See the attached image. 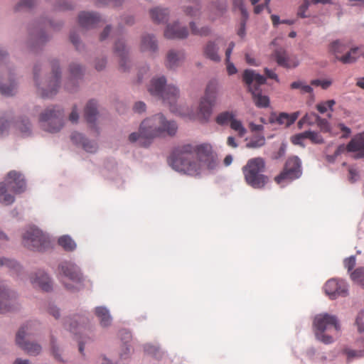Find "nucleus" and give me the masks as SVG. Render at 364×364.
Instances as JSON below:
<instances>
[{
  "mask_svg": "<svg viewBox=\"0 0 364 364\" xmlns=\"http://www.w3.org/2000/svg\"><path fill=\"white\" fill-rule=\"evenodd\" d=\"M170 162L173 168L189 175H197L203 168L213 169L217 165L212 146L208 143L178 146L171 154Z\"/></svg>",
  "mask_w": 364,
  "mask_h": 364,
  "instance_id": "f257e3e1",
  "label": "nucleus"
},
{
  "mask_svg": "<svg viewBox=\"0 0 364 364\" xmlns=\"http://www.w3.org/2000/svg\"><path fill=\"white\" fill-rule=\"evenodd\" d=\"M177 129L176 123L173 120H168L161 113L146 118L140 124L141 135L148 141L147 144H151L156 138L174 136Z\"/></svg>",
  "mask_w": 364,
  "mask_h": 364,
  "instance_id": "f03ea898",
  "label": "nucleus"
},
{
  "mask_svg": "<svg viewBox=\"0 0 364 364\" xmlns=\"http://www.w3.org/2000/svg\"><path fill=\"white\" fill-rule=\"evenodd\" d=\"M313 327L316 339L326 345L333 343L341 334V323L334 315H316L314 318Z\"/></svg>",
  "mask_w": 364,
  "mask_h": 364,
  "instance_id": "7ed1b4c3",
  "label": "nucleus"
},
{
  "mask_svg": "<svg viewBox=\"0 0 364 364\" xmlns=\"http://www.w3.org/2000/svg\"><path fill=\"white\" fill-rule=\"evenodd\" d=\"M266 163L263 158L255 157L249 159L242 171L245 181L250 187L262 189L269 183V177L264 173Z\"/></svg>",
  "mask_w": 364,
  "mask_h": 364,
  "instance_id": "20e7f679",
  "label": "nucleus"
},
{
  "mask_svg": "<svg viewBox=\"0 0 364 364\" xmlns=\"http://www.w3.org/2000/svg\"><path fill=\"white\" fill-rule=\"evenodd\" d=\"M166 83V80L164 76L153 78L148 90L151 95L162 100L169 107L171 112H176L179 90L176 87Z\"/></svg>",
  "mask_w": 364,
  "mask_h": 364,
  "instance_id": "39448f33",
  "label": "nucleus"
},
{
  "mask_svg": "<svg viewBox=\"0 0 364 364\" xmlns=\"http://www.w3.org/2000/svg\"><path fill=\"white\" fill-rule=\"evenodd\" d=\"M51 75L47 77L43 81H39L41 68L38 65H36L33 68L34 80L38 92L42 97H52L57 93L60 86V72L58 60L51 62Z\"/></svg>",
  "mask_w": 364,
  "mask_h": 364,
  "instance_id": "423d86ee",
  "label": "nucleus"
},
{
  "mask_svg": "<svg viewBox=\"0 0 364 364\" xmlns=\"http://www.w3.org/2000/svg\"><path fill=\"white\" fill-rule=\"evenodd\" d=\"M242 80L247 85L255 105L259 108L267 107L269 105V99L267 95H262L259 88L260 85L265 83V77L254 70H245L242 75Z\"/></svg>",
  "mask_w": 364,
  "mask_h": 364,
  "instance_id": "0eeeda50",
  "label": "nucleus"
},
{
  "mask_svg": "<svg viewBox=\"0 0 364 364\" xmlns=\"http://www.w3.org/2000/svg\"><path fill=\"white\" fill-rule=\"evenodd\" d=\"M26 189V182L21 173L10 171L6 181L0 183V202L4 205H10L14 201V197L8 193L9 191L21 193Z\"/></svg>",
  "mask_w": 364,
  "mask_h": 364,
  "instance_id": "6e6552de",
  "label": "nucleus"
},
{
  "mask_svg": "<svg viewBox=\"0 0 364 364\" xmlns=\"http://www.w3.org/2000/svg\"><path fill=\"white\" fill-rule=\"evenodd\" d=\"M60 273L65 287L71 291L79 290L82 287L83 277L80 269L74 264L65 262L59 266Z\"/></svg>",
  "mask_w": 364,
  "mask_h": 364,
  "instance_id": "1a4fd4ad",
  "label": "nucleus"
},
{
  "mask_svg": "<svg viewBox=\"0 0 364 364\" xmlns=\"http://www.w3.org/2000/svg\"><path fill=\"white\" fill-rule=\"evenodd\" d=\"M41 127L49 132H57L63 126V112L59 107H48L39 117Z\"/></svg>",
  "mask_w": 364,
  "mask_h": 364,
  "instance_id": "9d476101",
  "label": "nucleus"
},
{
  "mask_svg": "<svg viewBox=\"0 0 364 364\" xmlns=\"http://www.w3.org/2000/svg\"><path fill=\"white\" fill-rule=\"evenodd\" d=\"M23 244L31 250L43 251L50 246V240L41 230L32 227L23 234Z\"/></svg>",
  "mask_w": 364,
  "mask_h": 364,
  "instance_id": "9b49d317",
  "label": "nucleus"
},
{
  "mask_svg": "<svg viewBox=\"0 0 364 364\" xmlns=\"http://www.w3.org/2000/svg\"><path fill=\"white\" fill-rule=\"evenodd\" d=\"M36 323L30 322L21 327L16 333V344L26 351L28 355H37L41 351V346L36 343H30L25 341L26 338L33 333Z\"/></svg>",
  "mask_w": 364,
  "mask_h": 364,
  "instance_id": "f8f14e48",
  "label": "nucleus"
},
{
  "mask_svg": "<svg viewBox=\"0 0 364 364\" xmlns=\"http://www.w3.org/2000/svg\"><path fill=\"white\" fill-rule=\"evenodd\" d=\"M301 175V161L297 156L289 157L283 171L274 178L277 184L291 181L300 177Z\"/></svg>",
  "mask_w": 364,
  "mask_h": 364,
  "instance_id": "ddd939ff",
  "label": "nucleus"
},
{
  "mask_svg": "<svg viewBox=\"0 0 364 364\" xmlns=\"http://www.w3.org/2000/svg\"><path fill=\"white\" fill-rule=\"evenodd\" d=\"M323 289L325 293L331 299L338 296H346L348 294V285L343 279H331L326 282Z\"/></svg>",
  "mask_w": 364,
  "mask_h": 364,
  "instance_id": "4468645a",
  "label": "nucleus"
},
{
  "mask_svg": "<svg viewBox=\"0 0 364 364\" xmlns=\"http://www.w3.org/2000/svg\"><path fill=\"white\" fill-rule=\"evenodd\" d=\"M188 35L186 27L180 26L178 22L168 24L164 31V36L168 39H183Z\"/></svg>",
  "mask_w": 364,
  "mask_h": 364,
  "instance_id": "2eb2a0df",
  "label": "nucleus"
},
{
  "mask_svg": "<svg viewBox=\"0 0 364 364\" xmlns=\"http://www.w3.org/2000/svg\"><path fill=\"white\" fill-rule=\"evenodd\" d=\"M277 64L280 66L291 68H295L299 65L298 60L294 58H291L287 56L285 50L283 48H279L276 50L273 54Z\"/></svg>",
  "mask_w": 364,
  "mask_h": 364,
  "instance_id": "dca6fc26",
  "label": "nucleus"
},
{
  "mask_svg": "<svg viewBox=\"0 0 364 364\" xmlns=\"http://www.w3.org/2000/svg\"><path fill=\"white\" fill-rule=\"evenodd\" d=\"M360 56H364L363 46L351 48L345 54L341 55V57H337V60L343 64H351L356 62Z\"/></svg>",
  "mask_w": 364,
  "mask_h": 364,
  "instance_id": "f3484780",
  "label": "nucleus"
},
{
  "mask_svg": "<svg viewBox=\"0 0 364 364\" xmlns=\"http://www.w3.org/2000/svg\"><path fill=\"white\" fill-rule=\"evenodd\" d=\"M114 52L117 56L119 58L120 68L127 70L126 64L128 63V50L122 38L116 41L114 46Z\"/></svg>",
  "mask_w": 364,
  "mask_h": 364,
  "instance_id": "a211bd4d",
  "label": "nucleus"
},
{
  "mask_svg": "<svg viewBox=\"0 0 364 364\" xmlns=\"http://www.w3.org/2000/svg\"><path fill=\"white\" fill-rule=\"evenodd\" d=\"M100 21V17L95 13L82 12L78 16L79 24L84 28L96 27Z\"/></svg>",
  "mask_w": 364,
  "mask_h": 364,
  "instance_id": "6ab92c4d",
  "label": "nucleus"
},
{
  "mask_svg": "<svg viewBox=\"0 0 364 364\" xmlns=\"http://www.w3.org/2000/svg\"><path fill=\"white\" fill-rule=\"evenodd\" d=\"M215 103L201 98L198 108L197 118L201 122H207L213 112Z\"/></svg>",
  "mask_w": 364,
  "mask_h": 364,
  "instance_id": "aec40b11",
  "label": "nucleus"
},
{
  "mask_svg": "<svg viewBox=\"0 0 364 364\" xmlns=\"http://www.w3.org/2000/svg\"><path fill=\"white\" fill-rule=\"evenodd\" d=\"M348 151L358 152L357 157H364V132L355 136L348 144Z\"/></svg>",
  "mask_w": 364,
  "mask_h": 364,
  "instance_id": "412c9836",
  "label": "nucleus"
},
{
  "mask_svg": "<svg viewBox=\"0 0 364 364\" xmlns=\"http://www.w3.org/2000/svg\"><path fill=\"white\" fill-rule=\"evenodd\" d=\"M31 283L39 287L45 291H49L52 289V282L46 274L42 271H39L35 275L31 277Z\"/></svg>",
  "mask_w": 364,
  "mask_h": 364,
  "instance_id": "4be33fe9",
  "label": "nucleus"
},
{
  "mask_svg": "<svg viewBox=\"0 0 364 364\" xmlns=\"http://www.w3.org/2000/svg\"><path fill=\"white\" fill-rule=\"evenodd\" d=\"M13 294L4 286H0V312L5 313L11 310Z\"/></svg>",
  "mask_w": 364,
  "mask_h": 364,
  "instance_id": "5701e85b",
  "label": "nucleus"
},
{
  "mask_svg": "<svg viewBox=\"0 0 364 364\" xmlns=\"http://www.w3.org/2000/svg\"><path fill=\"white\" fill-rule=\"evenodd\" d=\"M139 48L141 52L149 53L156 52L158 50V44L155 36L150 34L142 36Z\"/></svg>",
  "mask_w": 364,
  "mask_h": 364,
  "instance_id": "b1692460",
  "label": "nucleus"
},
{
  "mask_svg": "<svg viewBox=\"0 0 364 364\" xmlns=\"http://www.w3.org/2000/svg\"><path fill=\"white\" fill-rule=\"evenodd\" d=\"M71 140L76 144H80L87 152L94 153L97 149V144L86 139L84 136L78 132H73L71 135Z\"/></svg>",
  "mask_w": 364,
  "mask_h": 364,
  "instance_id": "393cba45",
  "label": "nucleus"
},
{
  "mask_svg": "<svg viewBox=\"0 0 364 364\" xmlns=\"http://www.w3.org/2000/svg\"><path fill=\"white\" fill-rule=\"evenodd\" d=\"M184 59V53L182 51L170 50L167 53L166 66L168 69H175L179 66Z\"/></svg>",
  "mask_w": 364,
  "mask_h": 364,
  "instance_id": "a878e982",
  "label": "nucleus"
},
{
  "mask_svg": "<svg viewBox=\"0 0 364 364\" xmlns=\"http://www.w3.org/2000/svg\"><path fill=\"white\" fill-rule=\"evenodd\" d=\"M97 114V102L92 100H90L85 108L84 116L88 124H90L91 127H95V122Z\"/></svg>",
  "mask_w": 364,
  "mask_h": 364,
  "instance_id": "bb28decb",
  "label": "nucleus"
},
{
  "mask_svg": "<svg viewBox=\"0 0 364 364\" xmlns=\"http://www.w3.org/2000/svg\"><path fill=\"white\" fill-rule=\"evenodd\" d=\"M149 14L151 20L154 23H161L168 21L169 11L166 8L157 6L150 9Z\"/></svg>",
  "mask_w": 364,
  "mask_h": 364,
  "instance_id": "cd10ccee",
  "label": "nucleus"
},
{
  "mask_svg": "<svg viewBox=\"0 0 364 364\" xmlns=\"http://www.w3.org/2000/svg\"><path fill=\"white\" fill-rule=\"evenodd\" d=\"M204 55L215 62L220 60V57L218 55V47L217 44L213 41H209L207 43L203 49Z\"/></svg>",
  "mask_w": 364,
  "mask_h": 364,
  "instance_id": "c85d7f7f",
  "label": "nucleus"
},
{
  "mask_svg": "<svg viewBox=\"0 0 364 364\" xmlns=\"http://www.w3.org/2000/svg\"><path fill=\"white\" fill-rule=\"evenodd\" d=\"M218 91V85L216 80H210L205 88V95L202 97L215 104Z\"/></svg>",
  "mask_w": 364,
  "mask_h": 364,
  "instance_id": "c756f323",
  "label": "nucleus"
},
{
  "mask_svg": "<svg viewBox=\"0 0 364 364\" xmlns=\"http://www.w3.org/2000/svg\"><path fill=\"white\" fill-rule=\"evenodd\" d=\"M95 312L102 326L107 327L111 324L112 317L105 307L98 306L95 309Z\"/></svg>",
  "mask_w": 364,
  "mask_h": 364,
  "instance_id": "7c9ffc66",
  "label": "nucleus"
},
{
  "mask_svg": "<svg viewBox=\"0 0 364 364\" xmlns=\"http://www.w3.org/2000/svg\"><path fill=\"white\" fill-rule=\"evenodd\" d=\"M342 353L346 357L348 362L364 358V348L360 350H355L346 347L342 350Z\"/></svg>",
  "mask_w": 364,
  "mask_h": 364,
  "instance_id": "2f4dec72",
  "label": "nucleus"
},
{
  "mask_svg": "<svg viewBox=\"0 0 364 364\" xmlns=\"http://www.w3.org/2000/svg\"><path fill=\"white\" fill-rule=\"evenodd\" d=\"M236 114L232 111H225L218 114L215 118V122L218 125H230Z\"/></svg>",
  "mask_w": 364,
  "mask_h": 364,
  "instance_id": "473e14b6",
  "label": "nucleus"
},
{
  "mask_svg": "<svg viewBox=\"0 0 364 364\" xmlns=\"http://www.w3.org/2000/svg\"><path fill=\"white\" fill-rule=\"evenodd\" d=\"M58 245L65 251H73L76 248L75 242L69 235H63L58 239Z\"/></svg>",
  "mask_w": 364,
  "mask_h": 364,
  "instance_id": "72a5a7b5",
  "label": "nucleus"
},
{
  "mask_svg": "<svg viewBox=\"0 0 364 364\" xmlns=\"http://www.w3.org/2000/svg\"><path fill=\"white\" fill-rule=\"evenodd\" d=\"M348 48L347 45L340 40L332 42L330 45V51L333 53L336 58L341 57V54L343 53Z\"/></svg>",
  "mask_w": 364,
  "mask_h": 364,
  "instance_id": "f704fd0d",
  "label": "nucleus"
},
{
  "mask_svg": "<svg viewBox=\"0 0 364 364\" xmlns=\"http://www.w3.org/2000/svg\"><path fill=\"white\" fill-rule=\"evenodd\" d=\"M350 279L364 288V267H358L352 272Z\"/></svg>",
  "mask_w": 364,
  "mask_h": 364,
  "instance_id": "c9c22d12",
  "label": "nucleus"
},
{
  "mask_svg": "<svg viewBox=\"0 0 364 364\" xmlns=\"http://www.w3.org/2000/svg\"><path fill=\"white\" fill-rule=\"evenodd\" d=\"M230 128L236 132L240 137L244 136L247 133V129L243 126L242 122L236 118L232 119L230 124Z\"/></svg>",
  "mask_w": 364,
  "mask_h": 364,
  "instance_id": "e433bc0d",
  "label": "nucleus"
},
{
  "mask_svg": "<svg viewBox=\"0 0 364 364\" xmlns=\"http://www.w3.org/2000/svg\"><path fill=\"white\" fill-rule=\"evenodd\" d=\"M265 144V138L263 135H257L253 136L249 142L247 143L246 147L250 149H257L264 146Z\"/></svg>",
  "mask_w": 364,
  "mask_h": 364,
  "instance_id": "4c0bfd02",
  "label": "nucleus"
},
{
  "mask_svg": "<svg viewBox=\"0 0 364 364\" xmlns=\"http://www.w3.org/2000/svg\"><path fill=\"white\" fill-rule=\"evenodd\" d=\"M190 3H193V6H187L185 8L184 12L186 15L191 17H196L199 15V4L198 0H188Z\"/></svg>",
  "mask_w": 364,
  "mask_h": 364,
  "instance_id": "58836bf2",
  "label": "nucleus"
},
{
  "mask_svg": "<svg viewBox=\"0 0 364 364\" xmlns=\"http://www.w3.org/2000/svg\"><path fill=\"white\" fill-rule=\"evenodd\" d=\"M319 116L314 112L308 113L304 116L299 122L298 124L300 127L304 124H313L316 123Z\"/></svg>",
  "mask_w": 364,
  "mask_h": 364,
  "instance_id": "ea45409f",
  "label": "nucleus"
},
{
  "mask_svg": "<svg viewBox=\"0 0 364 364\" xmlns=\"http://www.w3.org/2000/svg\"><path fill=\"white\" fill-rule=\"evenodd\" d=\"M0 92L5 96L14 95L16 92V84L14 81L10 80L8 86L0 83Z\"/></svg>",
  "mask_w": 364,
  "mask_h": 364,
  "instance_id": "a19ab883",
  "label": "nucleus"
},
{
  "mask_svg": "<svg viewBox=\"0 0 364 364\" xmlns=\"http://www.w3.org/2000/svg\"><path fill=\"white\" fill-rule=\"evenodd\" d=\"M336 105V101L334 100H329L325 102H321L316 105L317 110L321 113L323 114L327 112L328 109L333 112V107Z\"/></svg>",
  "mask_w": 364,
  "mask_h": 364,
  "instance_id": "79ce46f5",
  "label": "nucleus"
},
{
  "mask_svg": "<svg viewBox=\"0 0 364 364\" xmlns=\"http://www.w3.org/2000/svg\"><path fill=\"white\" fill-rule=\"evenodd\" d=\"M85 320V318L84 317L77 315V316H75V317L73 318H67L65 320V325L66 327L68 325L69 326L68 330L70 331L77 333L75 332V328L77 327V325L73 326V323H77L78 322V321H80L82 324H84Z\"/></svg>",
  "mask_w": 364,
  "mask_h": 364,
  "instance_id": "37998d69",
  "label": "nucleus"
},
{
  "mask_svg": "<svg viewBox=\"0 0 364 364\" xmlns=\"http://www.w3.org/2000/svg\"><path fill=\"white\" fill-rule=\"evenodd\" d=\"M291 88L299 89L301 93H311L313 91V89L310 85H306L301 81L293 82L291 84Z\"/></svg>",
  "mask_w": 364,
  "mask_h": 364,
  "instance_id": "c03bdc74",
  "label": "nucleus"
},
{
  "mask_svg": "<svg viewBox=\"0 0 364 364\" xmlns=\"http://www.w3.org/2000/svg\"><path fill=\"white\" fill-rule=\"evenodd\" d=\"M306 139L311 140V142L314 144H323V139L322 136L318 133L311 131H306L304 132Z\"/></svg>",
  "mask_w": 364,
  "mask_h": 364,
  "instance_id": "a18cd8bd",
  "label": "nucleus"
},
{
  "mask_svg": "<svg viewBox=\"0 0 364 364\" xmlns=\"http://www.w3.org/2000/svg\"><path fill=\"white\" fill-rule=\"evenodd\" d=\"M129 140L131 141V142H136V141H139V145L142 146H149L150 144H144V143H148V141H146L144 137H142L141 135V132H139V133H136V132H133L129 136Z\"/></svg>",
  "mask_w": 364,
  "mask_h": 364,
  "instance_id": "49530a36",
  "label": "nucleus"
},
{
  "mask_svg": "<svg viewBox=\"0 0 364 364\" xmlns=\"http://www.w3.org/2000/svg\"><path fill=\"white\" fill-rule=\"evenodd\" d=\"M191 31L195 35L200 36H206L210 34V29L208 27H202L200 29H197L193 22L190 23Z\"/></svg>",
  "mask_w": 364,
  "mask_h": 364,
  "instance_id": "de8ad7c7",
  "label": "nucleus"
},
{
  "mask_svg": "<svg viewBox=\"0 0 364 364\" xmlns=\"http://www.w3.org/2000/svg\"><path fill=\"white\" fill-rule=\"evenodd\" d=\"M82 68L80 65L73 63L70 65V75L73 78L78 79L82 75Z\"/></svg>",
  "mask_w": 364,
  "mask_h": 364,
  "instance_id": "09e8293b",
  "label": "nucleus"
},
{
  "mask_svg": "<svg viewBox=\"0 0 364 364\" xmlns=\"http://www.w3.org/2000/svg\"><path fill=\"white\" fill-rule=\"evenodd\" d=\"M18 128L23 136L30 134L31 127L30 122L28 119H23L18 123Z\"/></svg>",
  "mask_w": 364,
  "mask_h": 364,
  "instance_id": "8fccbe9b",
  "label": "nucleus"
},
{
  "mask_svg": "<svg viewBox=\"0 0 364 364\" xmlns=\"http://www.w3.org/2000/svg\"><path fill=\"white\" fill-rule=\"evenodd\" d=\"M233 6L240 11L242 18H248V12L245 8L244 0H233Z\"/></svg>",
  "mask_w": 364,
  "mask_h": 364,
  "instance_id": "3c124183",
  "label": "nucleus"
},
{
  "mask_svg": "<svg viewBox=\"0 0 364 364\" xmlns=\"http://www.w3.org/2000/svg\"><path fill=\"white\" fill-rule=\"evenodd\" d=\"M310 6V1L308 0H305L304 2L299 6L297 11V16L301 18H306L309 16L306 13L307 12L309 7Z\"/></svg>",
  "mask_w": 364,
  "mask_h": 364,
  "instance_id": "603ef678",
  "label": "nucleus"
},
{
  "mask_svg": "<svg viewBox=\"0 0 364 364\" xmlns=\"http://www.w3.org/2000/svg\"><path fill=\"white\" fill-rule=\"evenodd\" d=\"M50 348L51 353L54 358L59 361H63V359L61 358L60 354L58 353L59 349L56 346V342L53 337H51L50 338Z\"/></svg>",
  "mask_w": 364,
  "mask_h": 364,
  "instance_id": "864d4df0",
  "label": "nucleus"
},
{
  "mask_svg": "<svg viewBox=\"0 0 364 364\" xmlns=\"http://www.w3.org/2000/svg\"><path fill=\"white\" fill-rule=\"evenodd\" d=\"M355 324L358 327V331L359 333L364 332V312L361 311L358 313L356 319Z\"/></svg>",
  "mask_w": 364,
  "mask_h": 364,
  "instance_id": "5fc2aeb1",
  "label": "nucleus"
},
{
  "mask_svg": "<svg viewBox=\"0 0 364 364\" xmlns=\"http://www.w3.org/2000/svg\"><path fill=\"white\" fill-rule=\"evenodd\" d=\"M344 267L348 269V272L351 271L355 266L356 259L355 256H350L344 259Z\"/></svg>",
  "mask_w": 364,
  "mask_h": 364,
  "instance_id": "6e6d98bb",
  "label": "nucleus"
},
{
  "mask_svg": "<svg viewBox=\"0 0 364 364\" xmlns=\"http://www.w3.org/2000/svg\"><path fill=\"white\" fill-rule=\"evenodd\" d=\"M288 117L289 114L284 112L280 113L279 116H277L275 119V122L279 124H285L286 126H289L288 123Z\"/></svg>",
  "mask_w": 364,
  "mask_h": 364,
  "instance_id": "4d7b16f0",
  "label": "nucleus"
},
{
  "mask_svg": "<svg viewBox=\"0 0 364 364\" xmlns=\"http://www.w3.org/2000/svg\"><path fill=\"white\" fill-rule=\"evenodd\" d=\"M34 4V0H21L16 6V10L18 11L23 8L29 9Z\"/></svg>",
  "mask_w": 364,
  "mask_h": 364,
  "instance_id": "13d9d810",
  "label": "nucleus"
},
{
  "mask_svg": "<svg viewBox=\"0 0 364 364\" xmlns=\"http://www.w3.org/2000/svg\"><path fill=\"white\" fill-rule=\"evenodd\" d=\"M306 139L305 135L304 134V132L296 134L295 136H293L291 137V141L294 144L304 146L303 141L304 139Z\"/></svg>",
  "mask_w": 364,
  "mask_h": 364,
  "instance_id": "bf43d9fd",
  "label": "nucleus"
},
{
  "mask_svg": "<svg viewBox=\"0 0 364 364\" xmlns=\"http://www.w3.org/2000/svg\"><path fill=\"white\" fill-rule=\"evenodd\" d=\"M0 265L6 266L9 268H14L17 265V263L14 260L6 259V258H0Z\"/></svg>",
  "mask_w": 364,
  "mask_h": 364,
  "instance_id": "052dcab7",
  "label": "nucleus"
},
{
  "mask_svg": "<svg viewBox=\"0 0 364 364\" xmlns=\"http://www.w3.org/2000/svg\"><path fill=\"white\" fill-rule=\"evenodd\" d=\"M317 125L320 127V129L323 131L327 132L329 130V124L328 121L326 119H322L320 117L316 122Z\"/></svg>",
  "mask_w": 364,
  "mask_h": 364,
  "instance_id": "680f3d73",
  "label": "nucleus"
},
{
  "mask_svg": "<svg viewBox=\"0 0 364 364\" xmlns=\"http://www.w3.org/2000/svg\"><path fill=\"white\" fill-rule=\"evenodd\" d=\"M133 109L135 112L142 113L146 110V105L143 102H137L135 103Z\"/></svg>",
  "mask_w": 364,
  "mask_h": 364,
  "instance_id": "e2e57ef3",
  "label": "nucleus"
},
{
  "mask_svg": "<svg viewBox=\"0 0 364 364\" xmlns=\"http://www.w3.org/2000/svg\"><path fill=\"white\" fill-rule=\"evenodd\" d=\"M348 173H349V181H350L351 182H355L358 180V173L355 168H349Z\"/></svg>",
  "mask_w": 364,
  "mask_h": 364,
  "instance_id": "0e129e2a",
  "label": "nucleus"
},
{
  "mask_svg": "<svg viewBox=\"0 0 364 364\" xmlns=\"http://www.w3.org/2000/svg\"><path fill=\"white\" fill-rule=\"evenodd\" d=\"M227 65V71L228 75H232L235 74L237 72V68L232 63L230 62V60L225 61Z\"/></svg>",
  "mask_w": 364,
  "mask_h": 364,
  "instance_id": "69168bd1",
  "label": "nucleus"
},
{
  "mask_svg": "<svg viewBox=\"0 0 364 364\" xmlns=\"http://www.w3.org/2000/svg\"><path fill=\"white\" fill-rule=\"evenodd\" d=\"M247 19L242 18L240 23V28L237 31V35L241 38H243L245 36V24Z\"/></svg>",
  "mask_w": 364,
  "mask_h": 364,
  "instance_id": "338daca9",
  "label": "nucleus"
},
{
  "mask_svg": "<svg viewBox=\"0 0 364 364\" xmlns=\"http://www.w3.org/2000/svg\"><path fill=\"white\" fill-rule=\"evenodd\" d=\"M36 40L38 43H43L46 41L47 38L45 36V33L41 29L38 31L36 35Z\"/></svg>",
  "mask_w": 364,
  "mask_h": 364,
  "instance_id": "774afa93",
  "label": "nucleus"
}]
</instances>
